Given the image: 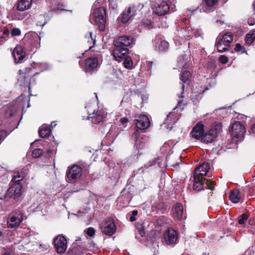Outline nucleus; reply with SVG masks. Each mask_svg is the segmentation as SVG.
<instances>
[{
	"instance_id": "obj_1",
	"label": "nucleus",
	"mask_w": 255,
	"mask_h": 255,
	"mask_svg": "<svg viewBox=\"0 0 255 255\" xmlns=\"http://www.w3.org/2000/svg\"><path fill=\"white\" fill-rule=\"evenodd\" d=\"M210 164L204 162L195 169L194 173L193 188L195 190L200 191L204 188H208L211 190L214 188V183L210 179H206L204 177L210 169Z\"/></svg>"
},
{
	"instance_id": "obj_2",
	"label": "nucleus",
	"mask_w": 255,
	"mask_h": 255,
	"mask_svg": "<svg viewBox=\"0 0 255 255\" xmlns=\"http://www.w3.org/2000/svg\"><path fill=\"white\" fill-rule=\"evenodd\" d=\"M232 41L233 36L230 32H227L221 36H218L216 44L218 51L223 53L228 51Z\"/></svg>"
},
{
	"instance_id": "obj_3",
	"label": "nucleus",
	"mask_w": 255,
	"mask_h": 255,
	"mask_svg": "<svg viewBox=\"0 0 255 255\" xmlns=\"http://www.w3.org/2000/svg\"><path fill=\"white\" fill-rule=\"evenodd\" d=\"M221 125L219 124L213 125L202 136L201 141L205 143L213 142L221 132Z\"/></svg>"
},
{
	"instance_id": "obj_4",
	"label": "nucleus",
	"mask_w": 255,
	"mask_h": 255,
	"mask_svg": "<svg viewBox=\"0 0 255 255\" xmlns=\"http://www.w3.org/2000/svg\"><path fill=\"white\" fill-rule=\"evenodd\" d=\"M95 22L98 25L101 31H103L105 28L106 22V9L104 7L96 8L93 13Z\"/></svg>"
},
{
	"instance_id": "obj_5",
	"label": "nucleus",
	"mask_w": 255,
	"mask_h": 255,
	"mask_svg": "<svg viewBox=\"0 0 255 255\" xmlns=\"http://www.w3.org/2000/svg\"><path fill=\"white\" fill-rule=\"evenodd\" d=\"M23 217L20 211L11 212L7 219V227L8 228H16L18 227L22 221Z\"/></svg>"
},
{
	"instance_id": "obj_6",
	"label": "nucleus",
	"mask_w": 255,
	"mask_h": 255,
	"mask_svg": "<svg viewBox=\"0 0 255 255\" xmlns=\"http://www.w3.org/2000/svg\"><path fill=\"white\" fill-rule=\"evenodd\" d=\"M22 184L21 183L11 181V184L5 194V197L15 199L20 197L22 194Z\"/></svg>"
},
{
	"instance_id": "obj_7",
	"label": "nucleus",
	"mask_w": 255,
	"mask_h": 255,
	"mask_svg": "<svg viewBox=\"0 0 255 255\" xmlns=\"http://www.w3.org/2000/svg\"><path fill=\"white\" fill-rule=\"evenodd\" d=\"M231 135L234 138L241 139L246 132L245 127L240 122H233L230 130Z\"/></svg>"
},
{
	"instance_id": "obj_8",
	"label": "nucleus",
	"mask_w": 255,
	"mask_h": 255,
	"mask_svg": "<svg viewBox=\"0 0 255 255\" xmlns=\"http://www.w3.org/2000/svg\"><path fill=\"white\" fill-rule=\"evenodd\" d=\"M83 174V169L78 165H74L69 167L66 176L69 182H73L80 179Z\"/></svg>"
},
{
	"instance_id": "obj_9",
	"label": "nucleus",
	"mask_w": 255,
	"mask_h": 255,
	"mask_svg": "<svg viewBox=\"0 0 255 255\" xmlns=\"http://www.w3.org/2000/svg\"><path fill=\"white\" fill-rule=\"evenodd\" d=\"M153 10L158 15H164L168 12L169 6L166 1L157 0L153 4Z\"/></svg>"
},
{
	"instance_id": "obj_10",
	"label": "nucleus",
	"mask_w": 255,
	"mask_h": 255,
	"mask_svg": "<svg viewBox=\"0 0 255 255\" xmlns=\"http://www.w3.org/2000/svg\"><path fill=\"white\" fill-rule=\"evenodd\" d=\"M54 247L59 254H64L67 248V241L63 235H59L54 239Z\"/></svg>"
},
{
	"instance_id": "obj_11",
	"label": "nucleus",
	"mask_w": 255,
	"mask_h": 255,
	"mask_svg": "<svg viewBox=\"0 0 255 255\" xmlns=\"http://www.w3.org/2000/svg\"><path fill=\"white\" fill-rule=\"evenodd\" d=\"M165 244L171 246H174L178 242L177 232L171 228H168L164 234Z\"/></svg>"
},
{
	"instance_id": "obj_12",
	"label": "nucleus",
	"mask_w": 255,
	"mask_h": 255,
	"mask_svg": "<svg viewBox=\"0 0 255 255\" xmlns=\"http://www.w3.org/2000/svg\"><path fill=\"white\" fill-rule=\"evenodd\" d=\"M101 229L102 233L111 236L115 233L116 227L112 219H108L102 224Z\"/></svg>"
},
{
	"instance_id": "obj_13",
	"label": "nucleus",
	"mask_w": 255,
	"mask_h": 255,
	"mask_svg": "<svg viewBox=\"0 0 255 255\" xmlns=\"http://www.w3.org/2000/svg\"><path fill=\"white\" fill-rule=\"evenodd\" d=\"M134 42V38L131 36L123 35L118 37L114 41L115 46H121L126 47L133 44Z\"/></svg>"
},
{
	"instance_id": "obj_14",
	"label": "nucleus",
	"mask_w": 255,
	"mask_h": 255,
	"mask_svg": "<svg viewBox=\"0 0 255 255\" xmlns=\"http://www.w3.org/2000/svg\"><path fill=\"white\" fill-rule=\"evenodd\" d=\"M135 118V125L138 129H145L149 127V120L146 116L144 115H136Z\"/></svg>"
},
{
	"instance_id": "obj_15",
	"label": "nucleus",
	"mask_w": 255,
	"mask_h": 255,
	"mask_svg": "<svg viewBox=\"0 0 255 255\" xmlns=\"http://www.w3.org/2000/svg\"><path fill=\"white\" fill-rule=\"evenodd\" d=\"M128 49L126 47H122L121 46H115L113 51L112 54L115 60L120 62L125 57L128 53Z\"/></svg>"
},
{
	"instance_id": "obj_16",
	"label": "nucleus",
	"mask_w": 255,
	"mask_h": 255,
	"mask_svg": "<svg viewBox=\"0 0 255 255\" xmlns=\"http://www.w3.org/2000/svg\"><path fill=\"white\" fill-rule=\"evenodd\" d=\"M12 54L15 63H21L25 58V51L23 47L17 46L14 49Z\"/></svg>"
},
{
	"instance_id": "obj_17",
	"label": "nucleus",
	"mask_w": 255,
	"mask_h": 255,
	"mask_svg": "<svg viewBox=\"0 0 255 255\" xmlns=\"http://www.w3.org/2000/svg\"><path fill=\"white\" fill-rule=\"evenodd\" d=\"M204 131V125L200 123H198L193 128L191 134L192 137L196 139H202Z\"/></svg>"
},
{
	"instance_id": "obj_18",
	"label": "nucleus",
	"mask_w": 255,
	"mask_h": 255,
	"mask_svg": "<svg viewBox=\"0 0 255 255\" xmlns=\"http://www.w3.org/2000/svg\"><path fill=\"white\" fill-rule=\"evenodd\" d=\"M106 114L102 111L94 112L90 114L88 117L89 119H91L92 122L94 124L100 123L104 118L106 117Z\"/></svg>"
},
{
	"instance_id": "obj_19",
	"label": "nucleus",
	"mask_w": 255,
	"mask_h": 255,
	"mask_svg": "<svg viewBox=\"0 0 255 255\" xmlns=\"http://www.w3.org/2000/svg\"><path fill=\"white\" fill-rule=\"evenodd\" d=\"M154 42L156 50L162 51L166 50L168 48V43L162 38L156 37Z\"/></svg>"
},
{
	"instance_id": "obj_20",
	"label": "nucleus",
	"mask_w": 255,
	"mask_h": 255,
	"mask_svg": "<svg viewBox=\"0 0 255 255\" xmlns=\"http://www.w3.org/2000/svg\"><path fill=\"white\" fill-rule=\"evenodd\" d=\"M27 173L26 169H20L14 171L11 181L21 183V181L26 176Z\"/></svg>"
},
{
	"instance_id": "obj_21",
	"label": "nucleus",
	"mask_w": 255,
	"mask_h": 255,
	"mask_svg": "<svg viewBox=\"0 0 255 255\" xmlns=\"http://www.w3.org/2000/svg\"><path fill=\"white\" fill-rule=\"evenodd\" d=\"M85 71L86 72H91L96 69L98 66V59L96 58L90 57L87 59L85 63Z\"/></svg>"
},
{
	"instance_id": "obj_22",
	"label": "nucleus",
	"mask_w": 255,
	"mask_h": 255,
	"mask_svg": "<svg viewBox=\"0 0 255 255\" xmlns=\"http://www.w3.org/2000/svg\"><path fill=\"white\" fill-rule=\"evenodd\" d=\"M190 78H191V73H190V72H189L188 71H183L182 75L180 77V80L183 82L182 86V92H181V93L180 95H179V96H178L179 98H182L184 97V96H183L184 89V87H185L184 83H185L187 82H188L189 80V79Z\"/></svg>"
},
{
	"instance_id": "obj_23",
	"label": "nucleus",
	"mask_w": 255,
	"mask_h": 255,
	"mask_svg": "<svg viewBox=\"0 0 255 255\" xmlns=\"http://www.w3.org/2000/svg\"><path fill=\"white\" fill-rule=\"evenodd\" d=\"M32 4V0H20L17 4V9L23 11L29 9Z\"/></svg>"
},
{
	"instance_id": "obj_24",
	"label": "nucleus",
	"mask_w": 255,
	"mask_h": 255,
	"mask_svg": "<svg viewBox=\"0 0 255 255\" xmlns=\"http://www.w3.org/2000/svg\"><path fill=\"white\" fill-rule=\"evenodd\" d=\"M144 5L143 3H136L130 6L128 9V12L130 13V16H134L137 14V12L140 11L143 7Z\"/></svg>"
},
{
	"instance_id": "obj_25",
	"label": "nucleus",
	"mask_w": 255,
	"mask_h": 255,
	"mask_svg": "<svg viewBox=\"0 0 255 255\" xmlns=\"http://www.w3.org/2000/svg\"><path fill=\"white\" fill-rule=\"evenodd\" d=\"M173 214L178 220L182 218L183 214V207L181 204L177 203L175 204Z\"/></svg>"
},
{
	"instance_id": "obj_26",
	"label": "nucleus",
	"mask_w": 255,
	"mask_h": 255,
	"mask_svg": "<svg viewBox=\"0 0 255 255\" xmlns=\"http://www.w3.org/2000/svg\"><path fill=\"white\" fill-rule=\"evenodd\" d=\"M229 198L230 200L234 203H238L241 199L240 191L238 189H235L230 193Z\"/></svg>"
},
{
	"instance_id": "obj_27",
	"label": "nucleus",
	"mask_w": 255,
	"mask_h": 255,
	"mask_svg": "<svg viewBox=\"0 0 255 255\" xmlns=\"http://www.w3.org/2000/svg\"><path fill=\"white\" fill-rule=\"evenodd\" d=\"M189 60V57L188 55L184 54L179 57L178 60V64L179 67H183L186 68L188 66V63Z\"/></svg>"
},
{
	"instance_id": "obj_28",
	"label": "nucleus",
	"mask_w": 255,
	"mask_h": 255,
	"mask_svg": "<svg viewBox=\"0 0 255 255\" xmlns=\"http://www.w3.org/2000/svg\"><path fill=\"white\" fill-rule=\"evenodd\" d=\"M51 128L47 125H43L39 129V134L41 137H45L49 135Z\"/></svg>"
},
{
	"instance_id": "obj_29",
	"label": "nucleus",
	"mask_w": 255,
	"mask_h": 255,
	"mask_svg": "<svg viewBox=\"0 0 255 255\" xmlns=\"http://www.w3.org/2000/svg\"><path fill=\"white\" fill-rule=\"evenodd\" d=\"M184 32H185V34L184 36L187 40L189 39L190 36H191L193 34H195L194 35L195 37H198L200 35L199 32H197L195 29H192V28L190 27H187L186 30H184Z\"/></svg>"
},
{
	"instance_id": "obj_30",
	"label": "nucleus",
	"mask_w": 255,
	"mask_h": 255,
	"mask_svg": "<svg viewBox=\"0 0 255 255\" xmlns=\"http://www.w3.org/2000/svg\"><path fill=\"white\" fill-rule=\"evenodd\" d=\"M86 39L87 40V42L89 43V48H92L96 42V36H93L91 32H90L85 36Z\"/></svg>"
},
{
	"instance_id": "obj_31",
	"label": "nucleus",
	"mask_w": 255,
	"mask_h": 255,
	"mask_svg": "<svg viewBox=\"0 0 255 255\" xmlns=\"http://www.w3.org/2000/svg\"><path fill=\"white\" fill-rule=\"evenodd\" d=\"M173 113H170L167 116L165 120V121L164 122V125H167L166 128L167 129H171L172 127H170V126H172L173 123H175V122L173 121Z\"/></svg>"
},
{
	"instance_id": "obj_32",
	"label": "nucleus",
	"mask_w": 255,
	"mask_h": 255,
	"mask_svg": "<svg viewBox=\"0 0 255 255\" xmlns=\"http://www.w3.org/2000/svg\"><path fill=\"white\" fill-rule=\"evenodd\" d=\"M255 40V30L247 34L245 37V41L248 45L251 44Z\"/></svg>"
},
{
	"instance_id": "obj_33",
	"label": "nucleus",
	"mask_w": 255,
	"mask_h": 255,
	"mask_svg": "<svg viewBox=\"0 0 255 255\" xmlns=\"http://www.w3.org/2000/svg\"><path fill=\"white\" fill-rule=\"evenodd\" d=\"M16 112V108L14 106H9L5 111V115L7 118L12 117Z\"/></svg>"
},
{
	"instance_id": "obj_34",
	"label": "nucleus",
	"mask_w": 255,
	"mask_h": 255,
	"mask_svg": "<svg viewBox=\"0 0 255 255\" xmlns=\"http://www.w3.org/2000/svg\"><path fill=\"white\" fill-rule=\"evenodd\" d=\"M130 13L128 12V9H126L123 11L122 15V21L123 23H127L129 19L132 17V16H130Z\"/></svg>"
},
{
	"instance_id": "obj_35",
	"label": "nucleus",
	"mask_w": 255,
	"mask_h": 255,
	"mask_svg": "<svg viewBox=\"0 0 255 255\" xmlns=\"http://www.w3.org/2000/svg\"><path fill=\"white\" fill-rule=\"evenodd\" d=\"M123 64L125 67L127 69H131L132 68L133 62L130 57H126L124 59Z\"/></svg>"
},
{
	"instance_id": "obj_36",
	"label": "nucleus",
	"mask_w": 255,
	"mask_h": 255,
	"mask_svg": "<svg viewBox=\"0 0 255 255\" xmlns=\"http://www.w3.org/2000/svg\"><path fill=\"white\" fill-rule=\"evenodd\" d=\"M122 169L120 166L118 164L117 165H115L113 168V173L114 174V177L115 178H118L119 177V175L121 173Z\"/></svg>"
},
{
	"instance_id": "obj_37",
	"label": "nucleus",
	"mask_w": 255,
	"mask_h": 255,
	"mask_svg": "<svg viewBox=\"0 0 255 255\" xmlns=\"http://www.w3.org/2000/svg\"><path fill=\"white\" fill-rule=\"evenodd\" d=\"M42 153V151L40 148H36L33 150L32 155L34 158L39 157Z\"/></svg>"
},
{
	"instance_id": "obj_38",
	"label": "nucleus",
	"mask_w": 255,
	"mask_h": 255,
	"mask_svg": "<svg viewBox=\"0 0 255 255\" xmlns=\"http://www.w3.org/2000/svg\"><path fill=\"white\" fill-rule=\"evenodd\" d=\"M39 19L41 20H38L37 22V25L40 26L41 27L44 26L47 22L45 20V16L44 15H41L39 16Z\"/></svg>"
},
{
	"instance_id": "obj_39",
	"label": "nucleus",
	"mask_w": 255,
	"mask_h": 255,
	"mask_svg": "<svg viewBox=\"0 0 255 255\" xmlns=\"http://www.w3.org/2000/svg\"><path fill=\"white\" fill-rule=\"evenodd\" d=\"M248 218V216L246 214H243L240 218L239 219V223L240 225H243L245 223V221H246Z\"/></svg>"
},
{
	"instance_id": "obj_40",
	"label": "nucleus",
	"mask_w": 255,
	"mask_h": 255,
	"mask_svg": "<svg viewBox=\"0 0 255 255\" xmlns=\"http://www.w3.org/2000/svg\"><path fill=\"white\" fill-rule=\"evenodd\" d=\"M21 31L18 28H14L11 30V34L12 36H18L20 35Z\"/></svg>"
},
{
	"instance_id": "obj_41",
	"label": "nucleus",
	"mask_w": 255,
	"mask_h": 255,
	"mask_svg": "<svg viewBox=\"0 0 255 255\" xmlns=\"http://www.w3.org/2000/svg\"><path fill=\"white\" fill-rule=\"evenodd\" d=\"M234 49L237 52H241L242 53H244L245 51V48L239 43L236 44Z\"/></svg>"
},
{
	"instance_id": "obj_42",
	"label": "nucleus",
	"mask_w": 255,
	"mask_h": 255,
	"mask_svg": "<svg viewBox=\"0 0 255 255\" xmlns=\"http://www.w3.org/2000/svg\"><path fill=\"white\" fill-rule=\"evenodd\" d=\"M7 135V132L5 130H0V144Z\"/></svg>"
},
{
	"instance_id": "obj_43",
	"label": "nucleus",
	"mask_w": 255,
	"mask_h": 255,
	"mask_svg": "<svg viewBox=\"0 0 255 255\" xmlns=\"http://www.w3.org/2000/svg\"><path fill=\"white\" fill-rule=\"evenodd\" d=\"M135 147L137 149L139 150L143 148L144 144L141 143L140 139H138L135 141Z\"/></svg>"
},
{
	"instance_id": "obj_44",
	"label": "nucleus",
	"mask_w": 255,
	"mask_h": 255,
	"mask_svg": "<svg viewBox=\"0 0 255 255\" xmlns=\"http://www.w3.org/2000/svg\"><path fill=\"white\" fill-rule=\"evenodd\" d=\"M218 0H205V3L208 6H212L216 4Z\"/></svg>"
},
{
	"instance_id": "obj_45",
	"label": "nucleus",
	"mask_w": 255,
	"mask_h": 255,
	"mask_svg": "<svg viewBox=\"0 0 255 255\" xmlns=\"http://www.w3.org/2000/svg\"><path fill=\"white\" fill-rule=\"evenodd\" d=\"M39 67L41 69V71L49 69L50 66L47 63H39Z\"/></svg>"
},
{
	"instance_id": "obj_46",
	"label": "nucleus",
	"mask_w": 255,
	"mask_h": 255,
	"mask_svg": "<svg viewBox=\"0 0 255 255\" xmlns=\"http://www.w3.org/2000/svg\"><path fill=\"white\" fill-rule=\"evenodd\" d=\"M86 233L89 237H93L95 235V230L93 228L90 227L87 229Z\"/></svg>"
},
{
	"instance_id": "obj_47",
	"label": "nucleus",
	"mask_w": 255,
	"mask_h": 255,
	"mask_svg": "<svg viewBox=\"0 0 255 255\" xmlns=\"http://www.w3.org/2000/svg\"><path fill=\"white\" fill-rule=\"evenodd\" d=\"M219 60L222 64H226L228 62V58L225 55H221L219 58Z\"/></svg>"
},
{
	"instance_id": "obj_48",
	"label": "nucleus",
	"mask_w": 255,
	"mask_h": 255,
	"mask_svg": "<svg viewBox=\"0 0 255 255\" xmlns=\"http://www.w3.org/2000/svg\"><path fill=\"white\" fill-rule=\"evenodd\" d=\"M137 211L136 210H133L131 212V215L129 218V220L131 222H133L135 220V217L137 215Z\"/></svg>"
},
{
	"instance_id": "obj_49",
	"label": "nucleus",
	"mask_w": 255,
	"mask_h": 255,
	"mask_svg": "<svg viewBox=\"0 0 255 255\" xmlns=\"http://www.w3.org/2000/svg\"><path fill=\"white\" fill-rule=\"evenodd\" d=\"M120 122L123 126L126 127L127 124L128 122V120L127 118H123L121 119Z\"/></svg>"
},
{
	"instance_id": "obj_50",
	"label": "nucleus",
	"mask_w": 255,
	"mask_h": 255,
	"mask_svg": "<svg viewBox=\"0 0 255 255\" xmlns=\"http://www.w3.org/2000/svg\"><path fill=\"white\" fill-rule=\"evenodd\" d=\"M89 211V209H85L84 211H82L81 210L79 211L77 214V216L81 217L83 215V214H85L87 213Z\"/></svg>"
},
{
	"instance_id": "obj_51",
	"label": "nucleus",
	"mask_w": 255,
	"mask_h": 255,
	"mask_svg": "<svg viewBox=\"0 0 255 255\" xmlns=\"http://www.w3.org/2000/svg\"><path fill=\"white\" fill-rule=\"evenodd\" d=\"M250 132V133H255V123L251 127Z\"/></svg>"
},
{
	"instance_id": "obj_52",
	"label": "nucleus",
	"mask_w": 255,
	"mask_h": 255,
	"mask_svg": "<svg viewBox=\"0 0 255 255\" xmlns=\"http://www.w3.org/2000/svg\"><path fill=\"white\" fill-rule=\"evenodd\" d=\"M137 131H135V132L133 133V134H132V138H134V139H135V138H136V137H137Z\"/></svg>"
},
{
	"instance_id": "obj_53",
	"label": "nucleus",
	"mask_w": 255,
	"mask_h": 255,
	"mask_svg": "<svg viewBox=\"0 0 255 255\" xmlns=\"http://www.w3.org/2000/svg\"><path fill=\"white\" fill-rule=\"evenodd\" d=\"M140 235L142 237H143L145 235V232L144 231H140Z\"/></svg>"
},
{
	"instance_id": "obj_54",
	"label": "nucleus",
	"mask_w": 255,
	"mask_h": 255,
	"mask_svg": "<svg viewBox=\"0 0 255 255\" xmlns=\"http://www.w3.org/2000/svg\"><path fill=\"white\" fill-rule=\"evenodd\" d=\"M56 125V124H55V122H52L51 124V127L52 128H53L54 127H55V126Z\"/></svg>"
},
{
	"instance_id": "obj_55",
	"label": "nucleus",
	"mask_w": 255,
	"mask_h": 255,
	"mask_svg": "<svg viewBox=\"0 0 255 255\" xmlns=\"http://www.w3.org/2000/svg\"><path fill=\"white\" fill-rule=\"evenodd\" d=\"M211 81H212V83H213V85H215V83H216L215 79H212Z\"/></svg>"
},
{
	"instance_id": "obj_56",
	"label": "nucleus",
	"mask_w": 255,
	"mask_h": 255,
	"mask_svg": "<svg viewBox=\"0 0 255 255\" xmlns=\"http://www.w3.org/2000/svg\"><path fill=\"white\" fill-rule=\"evenodd\" d=\"M7 33H8V30L6 29V30H5L4 31V34H7Z\"/></svg>"
},
{
	"instance_id": "obj_57",
	"label": "nucleus",
	"mask_w": 255,
	"mask_h": 255,
	"mask_svg": "<svg viewBox=\"0 0 255 255\" xmlns=\"http://www.w3.org/2000/svg\"><path fill=\"white\" fill-rule=\"evenodd\" d=\"M100 2L99 1V0H97L96 1L95 3H94V5H97V3H99Z\"/></svg>"
},
{
	"instance_id": "obj_58",
	"label": "nucleus",
	"mask_w": 255,
	"mask_h": 255,
	"mask_svg": "<svg viewBox=\"0 0 255 255\" xmlns=\"http://www.w3.org/2000/svg\"><path fill=\"white\" fill-rule=\"evenodd\" d=\"M253 6L254 9H255V1L253 3Z\"/></svg>"
},
{
	"instance_id": "obj_59",
	"label": "nucleus",
	"mask_w": 255,
	"mask_h": 255,
	"mask_svg": "<svg viewBox=\"0 0 255 255\" xmlns=\"http://www.w3.org/2000/svg\"><path fill=\"white\" fill-rule=\"evenodd\" d=\"M3 255H10V254L8 253H6Z\"/></svg>"
},
{
	"instance_id": "obj_60",
	"label": "nucleus",
	"mask_w": 255,
	"mask_h": 255,
	"mask_svg": "<svg viewBox=\"0 0 255 255\" xmlns=\"http://www.w3.org/2000/svg\"><path fill=\"white\" fill-rule=\"evenodd\" d=\"M2 235V232L0 231V237Z\"/></svg>"
},
{
	"instance_id": "obj_61",
	"label": "nucleus",
	"mask_w": 255,
	"mask_h": 255,
	"mask_svg": "<svg viewBox=\"0 0 255 255\" xmlns=\"http://www.w3.org/2000/svg\"><path fill=\"white\" fill-rule=\"evenodd\" d=\"M149 24H148V23H146V25H150V23H151V22H149Z\"/></svg>"
},
{
	"instance_id": "obj_62",
	"label": "nucleus",
	"mask_w": 255,
	"mask_h": 255,
	"mask_svg": "<svg viewBox=\"0 0 255 255\" xmlns=\"http://www.w3.org/2000/svg\"><path fill=\"white\" fill-rule=\"evenodd\" d=\"M95 94L96 95V98H98V97H97V95H96V93H95Z\"/></svg>"
}]
</instances>
